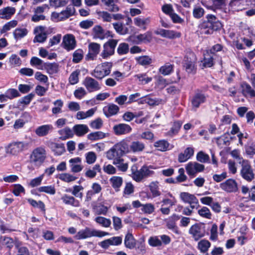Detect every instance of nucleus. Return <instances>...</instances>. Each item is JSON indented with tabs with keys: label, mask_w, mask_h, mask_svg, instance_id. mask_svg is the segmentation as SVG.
<instances>
[{
	"label": "nucleus",
	"mask_w": 255,
	"mask_h": 255,
	"mask_svg": "<svg viewBox=\"0 0 255 255\" xmlns=\"http://www.w3.org/2000/svg\"><path fill=\"white\" fill-rule=\"evenodd\" d=\"M157 168L155 165H144L138 169L137 165L134 164L131 167V177L136 182H140L145 178L152 176L155 173L153 170Z\"/></svg>",
	"instance_id": "nucleus-1"
},
{
	"label": "nucleus",
	"mask_w": 255,
	"mask_h": 255,
	"mask_svg": "<svg viewBox=\"0 0 255 255\" xmlns=\"http://www.w3.org/2000/svg\"><path fill=\"white\" fill-rule=\"evenodd\" d=\"M206 18L207 20L204 21L201 25L203 33L211 34L214 31L218 30L222 27L221 22L214 15L209 14Z\"/></svg>",
	"instance_id": "nucleus-2"
},
{
	"label": "nucleus",
	"mask_w": 255,
	"mask_h": 255,
	"mask_svg": "<svg viewBox=\"0 0 255 255\" xmlns=\"http://www.w3.org/2000/svg\"><path fill=\"white\" fill-rule=\"evenodd\" d=\"M109 235V233L102 231L91 229L89 227L79 230L74 236L77 240H84L93 237H103Z\"/></svg>",
	"instance_id": "nucleus-3"
},
{
	"label": "nucleus",
	"mask_w": 255,
	"mask_h": 255,
	"mask_svg": "<svg viewBox=\"0 0 255 255\" xmlns=\"http://www.w3.org/2000/svg\"><path fill=\"white\" fill-rule=\"evenodd\" d=\"M46 152L44 147H38L35 148L30 156V161L35 165H40L45 161Z\"/></svg>",
	"instance_id": "nucleus-4"
},
{
	"label": "nucleus",
	"mask_w": 255,
	"mask_h": 255,
	"mask_svg": "<svg viewBox=\"0 0 255 255\" xmlns=\"http://www.w3.org/2000/svg\"><path fill=\"white\" fill-rule=\"evenodd\" d=\"M118 40L110 39L103 45V50L100 54V56L104 59H108L115 53V48L117 45Z\"/></svg>",
	"instance_id": "nucleus-5"
},
{
	"label": "nucleus",
	"mask_w": 255,
	"mask_h": 255,
	"mask_svg": "<svg viewBox=\"0 0 255 255\" xmlns=\"http://www.w3.org/2000/svg\"><path fill=\"white\" fill-rule=\"evenodd\" d=\"M189 233L195 241H198L205 236V227L204 224H195L190 228Z\"/></svg>",
	"instance_id": "nucleus-6"
},
{
	"label": "nucleus",
	"mask_w": 255,
	"mask_h": 255,
	"mask_svg": "<svg viewBox=\"0 0 255 255\" xmlns=\"http://www.w3.org/2000/svg\"><path fill=\"white\" fill-rule=\"evenodd\" d=\"M239 163L242 164V169L241 170V176L248 181H251L255 178V175L253 170L248 160L243 159L242 161H239Z\"/></svg>",
	"instance_id": "nucleus-7"
},
{
	"label": "nucleus",
	"mask_w": 255,
	"mask_h": 255,
	"mask_svg": "<svg viewBox=\"0 0 255 255\" xmlns=\"http://www.w3.org/2000/svg\"><path fill=\"white\" fill-rule=\"evenodd\" d=\"M170 242V238L166 235L150 237L148 240V244L152 247H160L162 244L167 245Z\"/></svg>",
	"instance_id": "nucleus-8"
},
{
	"label": "nucleus",
	"mask_w": 255,
	"mask_h": 255,
	"mask_svg": "<svg viewBox=\"0 0 255 255\" xmlns=\"http://www.w3.org/2000/svg\"><path fill=\"white\" fill-rule=\"evenodd\" d=\"M204 169L203 164L197 162H189L185 167L187 174L192 178L195 177L197 173L203 171Z\"/></svg>",
	"instance_id": "nucleus-9"
},
{
	"label": "nucleus",
	"mask_w": 255,
	"mask_h": 255,
	"mask_svg": "<svg viewBox=\"0 0 255 255\" xmlns=\"http://www.w3.org/2000/svg\"><path fill=\"white\" fill-rule=\"evenodd\" d=\"M27 146V143L22 141L12 142L5 147V152L7 154L16 155L22 152Z\"/></svg>",
	"instance_id": "nucleus-10"
},
{
	"label": "nucleus",
	"mask_w": 255,
	"mask_h": 255,
	"mask_svg": "<svg viewBox=\"0 0 255 255\" xmlns=\"http://www.w3.org/2000/svg\"><path fill=\"white\" fill-rule=\"evenodd\" d=\"M111 72L110 65H98L91 74L98 79H102L108 75Z\"/></svg>",
	"instance_id": "nucleus-11"
},
{
	"label": "nucleus",
	"mask_w": 255,
	"mask_h": 255,
	"mask_svg": "<svg viewBox=\"0 0 255 255\" xmlns=\"http://www.w3.org/2000/svg\"><path fill=\"white\" fill-rule=\"evenodd\" d=\"M83 84L89 93L99 91L101 89L100 83L95 79L87 77L83 81Z\"/></svg>",
	"instance_id": "nucleus-12"
},
{
	"label": "nucleus",
	"mask_w": 255,
	"mask_h": 255,
	"mask_svg": "<svg viewBox=\"0 0 255 255\" xmlns=\"http://www.w3.org/2000/svg\"><path fill=\"white\" fill-rule=\"evenodd\" d=\"M100 49V44L95 42L90 43L88 45V53L85 56V59L87 61L96 59Z\"/></svg>",
	"instance_id": "nucleus-13"
},
{
	"label": "nucleus",
	"mask_w": 255,
	"mask_h": 255,
	"mask_svg": "<svg viewBox=\"0 0 255 255\" xmlns=\"http://www.w3.org/2000/svg\"><path fill=\"white\" fill-rule=\"evenodd\" d=\"M62 47L67 51L74 50L76 46V41L72 34H66L63 36Z\"/></svg>",
	"instance_id": "nucleus-14"
},
{
	"label": "nucleus",
	"mask_w": 255,
	"mask_h": 255,
	"mask_svg": "<svg viewBox=\"0 0 255 255\" xmlns=\"http://www.w3.org/2000/svg\"><path fill=\"white\" fill-rule=\"evenodd\" d=\"M156 35H160L161 37L170 39L179 38L181 36L180 32L173 30L159 28L154 31Z\"/></svg>",
	"instance_id": "nucleus-15"
},
{
	"label": "nucleus",
	"mask_w": 255,
	"mask_h": 255,
	"mask_svg": "<svg viewBox=\"0 0 255 255\" xmlns=\"http://www.w3.org/2000/svg\"><path fill=\"white\" fill-rule=\"evenodd\" d=\"M34 33L35 35L33 42L43 43L47 39V33L45 31V27L43 26H38L34 28Z\"/></svg>",
	"instance_id": "nucleus-16"
},
{
	"label": "nucleus",
	"mask_w": 255,
	"mask_h": 255,
	"mask_svg": "<svg viewBox=\"0 0 255 255\" xmlns=\"http://www.w3.org/2000/svg\"><path fill=\"white\" fill-rule=\"evenodd\" d=\"M179 219V215L174 214L165 220L167 228L177 235L180 234V232L176 223Z\"/></svg>",
	"instance_id": "nucleus-17"
},
{
	"label": "nucleus",
	"mask_w": 255,
	"mask_h": 255,
	"mask_svg": "<svg viewBox=\"0 0 255 255\" xmlns=\"http://www.w3.org/2000/svg\"><path fill=\"white\" fill-rule=\"evenodd\" d=\"M220 187L227 192H235L238 190V184L234 179H229L221 183Z\"/></svg>",
	"instance_id": "nucleus-18"
},
{
	"label": "nucleus",
	"mask_w": 255,
	"mask_h": 255,
	"mask_svg": "<svg viewBox=\"0 0 255 255\" xmlns=\"http://www.w3.org/2000/svg\"><path fill=\"white\" fill-rule=\"evenodd\" d=\"M206 99L207 97L204 93L199 91L196 92L191 100L193 108H198L200 105L206 102Z\"/></svg>",
	"instance_id": "nucleus-19"
},
{
	"label": "nucleus",
	"mask_w": 255,
	"mask_h": 255,
	"mask_svg": "<svg viewBox=\"0 0 255 255\" xmlns=\"http://www.w3.org/2000/svg\"><path fill=\"white\" fill-rule=\"evenodd\" d=\"M122 241L121 237H113L100 242L99 245L103 249H108L111 246H117L121 245Z\"/></svg>",
	"instance_id": "nucleus-20"
},
{
	"label": "nucleus",
	"mask_w": 255,
	"mask_h": 255,
	"mask_svg": "<svg viewBox=\"0 0 255 255\" xmlns=\"http://www.w3.org/2000/svg\"><path fill=\"white\" fill-rule=\"evenodd\" d=\"M46 144L55 155H61L65 151V146L63 143L49 141Z\"/></svg>",
	"instance_id": "nucleus-21"
},
{
	"label": "nucleus",
	"mask_w": 255,
	"mask_h": 255,
	"mask_svg": "<svg viewBox=\"0 0 255 255\" xmlns=\"http://www.w3.org/2000/svg\"><path fill=\"white\" fill-rule=\"evenodd\" d=\"M113 130L116 135H120L130 133L132 128L128 125L119 124L114 126Z\"/></svg>",
	"instance_id": "nucleus-22"
},
{
	"label": "nucleus",
	"mask_w": 255,
	"mask_h": 255,
	"mask_svg": "<svg viewBox=\"0 0 255 255\" xmlns=\"http://www.w3.org/2000/svg\"><path fill=\"white\" fill-rule=\"evenodd\" d=\"M119 111V107L117 105L112 103L109 104L103 109V113L107 118L117 115Z\"/></svg>",
	"instance_id": "nucleus-23"
},
{
	"label": "nucleus",
	"mask_w": 255,
	"mask_h": 255,
	"mask_svg": "<svg viewBox=\"0 0 255 255\" xmlns=\"http://www.w3.org/2000/svg\"><path fill=\"white\" fill-rule=\"evenodd\" d=\"M194 148L190 146L186 148L183 152L179 154L178 160L179 162H185L190 159L194 155Z\"/></svg>",
	"instance_id": "nucleus-24"
},
{
	"label": "nucleus",
	"mask_w": 255,
	"mask_h": 255,
	"mask_svg": "<svg viewBox=\"0 0 255 255\" xmlns=\"http://www.w3.org/2000/svg\"><path fill=\"white\" fill-rule=\"evenodd\" d=\"M75 12V8L73 6L69 5L66 9L59 13H54L55 16L60 20L67 19L74 15Z\"/></svg>",
	"instance_id": "nucleus-25"
},
{
	"label": "nucleus",
	"mask_w": 255,
	"mask_h": 255,
	"mask_svg": "<svg viewBox=\"0 0 255 255\" xmlns=\"http://www.w3.org/2000/svg\"><path fill=\"white\" fill-rule=\"evenodd\" d=\"M69 163L72 172H79L82 171L83 168V166L82 165L81 158L79 157L70 159L69 160Z\"/></svg>",
	"instance_id": "nucleus-26"
},
{
	"label": "nucleus",
	"mask_w": 255,
	"mask_h": 255,
	"mask_svg": "<svg viewBox=\"0 0 255 255\" xmlns=\"http://www.w3.org/2000/svg\"><path fill=\"white\" fill-rule=\"evenodd\" d=\"M53 129V127L52 125H44L38 127L35 129V132L37 136L42 137L48 135L52 131Z\"/></svg>",
	"instance_id": "nucleus-27"
},
{
	"label": "nucleus",
	"mask_w": 255,
	"mask_h": 255,
	"mask_svg": "<svg viewBox=\"0 0 255 255\" xmlns=\"http://www.w3.org/2000/svg\"><path fill=\"white\" fill-rule=\"evenodd\" d=\"M89 131L88 127L84 124L75 125L73 127L74 135L75 134L78 137L83 136Z\"/></svg>",
	"instance_id": "nucleus-28"
},
{
	"label": "nucleus",
	"mask_w": 255,
	"mask_h": 255,
	"mask_svg": "<svg viewBox=\"0 0 255 255\" xmlns=\"http://www.w3.org/2000/svg\"><path fill=\"white\" fill-rule=\"evenodd\" d=\"M15 8L13 7L7 6L0 9V18L9 19L15 12Z\"/></svg>",
	"instance_id": "nucleus-29"
},
{
	"label": "nucleus",
	"mask_w": 255,
	"mask_h": 255,
	"mask_svg": "<svg viewBox=\"0 0 255 255\" xmlns=\"http://www.w3.org/2000/svg\"><path fill=\"white\" fill-rule=\"evenodd\" d=\"M180 197L181 200L189 204H198V200L196 196L188 192H181L180 194Z\"/></svg>",
	"instance_id": "nucleus-30"
},
{
	"label": "nucleus",
	"mask_w": 255,
	"mask_h": 255,
	"mask_svg": "<svg viewBox=\"0 0 255 255\" xmlns=\"http://www.w3.org/2000/svg\"><path fill=\"white\" fill-rule=\"evenodd\" d=\"M123 155L121 152L117 147H116V144L111 148L106 153V157L109 160H114L118 158H121Z\"/></svg>",
	"instance_id": "nucleus-31"
},
{
	"label": "nucleus",
	"mask_w": 255,
	"mask_h": 255,
	"mask_svg": "<svg viewBox=\"0 0 255 255\" xmlns=\"http://www.w3.org/2000/svg\"><path fill=\"white\" fill-rule=\"evenodd\" d=\"M63 202L66 205H71L74 207H79L80 206V202L73 196L67 194L63 195L61 197Z\"/></svg>",
	"instance_id": "nucleus-32"
},
{
	"label": "nucleus",
	"mask_w": 255,
	"mask_h": 255,
	"mask_svg": "<svg viewBox=\"0 0 255 255\" xmlns=\"http://www.w3.org/2000/svg\"><path fill=\"white\" fill-rule=\"evenodd\" d=\"M170 143L165 139L159 140L154 143V146L156 149L162 152L166 151L171 149L172 147H170Z\"/></svg>",
	"instance_id": "nucleus-33"
},
{
	"label": "nucleus",
	"mask_w": 255,
	"mask_h": 255,
	"mask_svg": "<svg viewBox=\"0 0 255 255\" xmlns=\"http://www.w3.org/2000/svg\"><path fill=\"white\" fill-rule=\"evenodd\" d=\"M145 148V144L139 140H134L131 142L130 148L131 152L140 153L142 152Z\"/></svg>",
	"instance_id": "nucleus-34"
},
{
	"label": "nucleus",
	"mask_w": 255,
	"mask_h": 255,
	"mask_svg": "<svg viewBox=\"0 0 255 255\" xmlns=\"http://www.w3.org/2000/svg\"><path fill=\"white\" fill-rule=\"evenodd\" d=\"M124 244L129 249H133L135 247L136 240L131 233H128L125 238Z\"/></svg>",
	"instance_id": "nucleus-35"
},
{
	"label": "nucleus",
	"mask_w": 255,
	"mask_h": 255,
	"mask_svg": "<svg viewBox=\"0 0 255 255\" xmlns=\"http://www.w3.org/2000/svg\"><path fill=\"white\" fill-rule=\"evenodd\" d=\"M109 181L112 187L116 192L120 191V187L122 186L123 183L122 177L114 176L110 179Z\"/></svg>",
	"instance_id": "nucleus-36"
},
{
	"label": "nucleus",
	"mask_w": 255,
	"mask_h": 255,
	"mask_svg": "<svg viewBox=\"0 0 255 255\" xmlns=\"http://www.w3.org/2000/svg\"><path fill=\"white\" fill-rule=\"evenodd\" d=\"M93 31L95 34L94 36L100 39H103L106 37H108L110 36L109 34L110 33V31L105 32L103 28L100 25L95 26L93 28Z\"/></svg>",
	"instance_id": "nucleus-37"
},
{
	"label": "nucleus",
	"mask_w": 255,
	"mask_h": 255,
	"mask_svg": "<svg viewBox=\"0 0 255 255\" xmlns=\"http://www.w3.org/2000/svg\"><path fill=\"white\" fill-rule=\"evenodd\" d=\"M58 132L60 135V139L62 140L71 138L74 136L73 129H72L68 127L58 130Z\"/></svg>",
	"instance_id": "nucleus-38"
},
{
	"label": "nucleus",
	"mask_w": 255,
	"mask_h": 255,
	"mask_svg": "<svg viewBox=\"0 0 255 255\" xmlns=\"http://www.w3.org/2000/svg\"><path fill=\"white\" fill-rule=\"evenodd\" d=\"M113 164L116 166L119 171L123 172H126L128 167V163L124 162V159L122 157L115 159Z\"/></svg>",
	"instance_id": "nucleus-39"
},
{
	"label": "nucleus",
	"mask_w": 255,
	"mask_h": 255,
	"mask_svg": "<svg viewBox=\"0 0 255 255\" xmlns=\"http://www.w3.org/2000/svg\"><path fill=\"white\" fill-rule=\"evenodd\" d=\"M101 172V166L99 164H95L92 168H89L85 172V176L89 178H93L96 177L98 172Z\"/></svg>",
	"instance_id": "nucleus-40"
},
{
	"label": "nucleus",
	"mask_w": 255,
	"mask_h": 255,
	"mask_svg": "<svg viewBox=\"0 0 255 255\" xmlns=\"http://www.w3.org/2000/svg\"><path fill=\"white\" fill-rule=\"evenodd\" d=\"M38 69H44L50 75L56 73L58 70V65H35Z\"/></svg>",
	"instance_id": "nucleus-41"
},
{
	"label": "nucleus",
	"mask_w": 255,
	"mask_h": 255,
	"mask_svg": "<svg viewBox=\"0 0 255 255\" xmlns=\"http://www.w3.org/2000/svg\"><path fill=\"white\" fill-rule=\"evenodd\" d=\"M149 188L153 198L158 197L161 195L159 188V182L158 181L151 182L149 185Z\"/></svg>",
	"instance_id": "nucleus-42"
},
{
	"label": "nucleus",
	"mask_w": 255,
	"mask_h": 255,
	"mask_svg": "<svg viewBox=\"0 0 255 255\" xmlns=\"http://www.w3.org/2000/svg\"><path fill=\"white\" fill-rule=\"evenodd\" d=\"M210 242L205 239L200 240L197 245V249L202 253H206L208 252L209 249L211 247Z\"/></svg>",
	"instance_id": "nucleus-43"
},
{
	"label": "nucleus",
	"mask_w": 255,
	"mask_h": 255,
	"mask_svg": "<svg viewBox=\"0 0 255 255\" xmlns=\"http://www.w3.org/2000/svg\"><path fill=\"white\" fill-rule=\"evenodd\" d=\"M198 214L203 218L211 220L212 217V214L210 209L206 207L202 206L198 210Z\"/></svg>",
	"instance_id": "nucleus-44"
},
{
	"label": "nucleus",
	"mask_w": 255,
	"mask_h": 255,
	"mask_svg": "<svg viewBox=\"0 0 255 255\" xmlns=\"http://www.w3.org/2000/svg\"><path fill=\"white\" fill-rule=\"evenodd\" d=\"M116 147H117L119 149L120 151L121 152L122 155L125 153H130L131 150L130 149V144L128 145V143L124 140H123L117 144H116Z\"/></svg>",
	"instance_id": "nucleus-45"
},
{
	"label": "nucleus",
	"mask_w": 255,
	"mask_h": 255,
	"mask_svg": "<svg viewBox=\"0 0 255 255\" xmlns=\"http://www.w3.org/2000/svg\"><path fill=\"white\" fill-rule=\"evenodd\" d=\"M134 24L139 27L142 28L143 29H146V25L150 22V18L149 17L142 18L139 17H137L134 18Z\"/></svg>",
	"instance_id": "nucleus-46"
},
{
	"label": "nucleus",
	"mask_w": 255,
	"mask_h": 255,
	"mask_svg": "<svg viewBox=\"0 0 255 255\" xmlns=\"http://www.w3.org/2000/svg\"><path fill=\"white\" fill-rule=\"evenodd\" d=\"M106 136V134L102 131H98L93 132L87 135L88 139L92 141H96L104 138Z\"/></svg>",
	"instance_id": "nucleus-47"
},
{
	"label": "nucleus",
	"mask_w": 255,
	"mask_h": 255,
	"mask_svg": "<svg viewBox=\"0 0 255 255\" xmlns=\"http://www.w3.org/2000/svg\"><path fill=\"white\" fill-rule=\"evenodd\" d=\"M94 221L99 225L105 228L110 227L111 225L110 219L104 217L98 216L95 218Z\"/></svg>",
	"instance_id": "nucleus-48"
},
{
	"label": "nucleus",
	"mask_w": 255,
	"mask_h": 255,
	"mask_svg": "<svg viewBox=\"0 0 255 255\" xmlns=\"http://www.w3.org/2000/svg\"><path fill=\"white\" fill-rule=\"evenodd\" d=\"M242 87L243 92L246 96H248L251 98H255V91L249 84H244Z\"/></svg>",
	"instance_id": "nucleus-49"
},
{
	"label": "nucleus",
	"mask_w": 255,
	"mask_h": 255,
	"mask_svg": "<svg viewBox=\"0 0 255 255\" xmlns=\"http://www.w3.org/2000/svg\"><path fill=\"white\" fill-rule=\"evenodd\" d=\"M27 33H28V30L26 28H16L13 32L14 38L16 40L20 39L24 37L27 34Z\"/></svg>",
	"instance_id": "nucleus-50"
},
{
	"label": "nucleus",
	"mask_w": 255,
	"mask_h": 255,
	"mask_svg": "<svg viewBox=\"0 0 255 255\" xmlns=\"http://www.w3.org/2000/svg\"><path fill=\"white\" fill-rule=\"evenodd\" d=\"M182 125V123L180 121H178L175 122L171 129L168 131V135L170 136H173L174 135L177 134L181 127Z\"/></svg>",
	"instance_id": "nucleus-51"
},
{
	"label": "nucleus",
	"mask_w": 255,
	"mask_h": 255,
	"mask_svg": "<svg viewBox=\"0 0 255 255\" xmlns=\"http://www.w3.org/2000/svg\"><path fill=\"white\" fill-rule=\"evenodd\" d=\"M113 25L116 31L119 34L125 35L128 32V28L125 27L123 24L122 23H113Z\"/></svg>",
	"instance_id": "nucleus-52"
},
{
	"label": "nucleus",
	"mask_w": 255,
	"mask_h": 255,
	"mask_svg": "<svg viewBox=\"0 0 255 255\" xmlns=\"http://www.w3.org/2000/svg\"><path fill=\"white\" fill-rule=\"evenodd\" d=\"M53 104L54 105V107L52 109V114L54 115H56L58 114L61 113L62 108L63 106V102L60 100H57L53 102Z\"/></svg>",
	"instance_id": "nucleus-53"
},
{
	"label": "nucleus",
	"mask_w": 255,
	"mask_h": 255,
	"mask_svg": "<svg viewBox=\"0 0 255 255\" xmlns=\"http://www.w3.org/2000/svg\"><path fill=\"white\" fill-rule=\"evenodd\" d=\"M17 24V21L15 20H11L5 23L1 28L0 29V33L3 34L9 31L11 28L15 27Z\"/></svg>",
	"instance_id": "nucleus-54"
},
{
	"label": "nucleus",
	"mask_w": 255,
	"mask_h": 255,
	"mask_svg": "<svg viewBox=\"0 0 255 255\" xmlns=\"http://www.w3.org/2000/svg\"><path fill=\"white\" fill-rule=\"evenodd\" d=\"M39 192H44L50 195H54L56 193V189L54 186H41L37 189Z\"/></svg>",
	"instance_id": "nucleus-55"
},
{
	"label": "nucleus",
	"mask_w": 255,
	"mask_h": 255,
	"mask_svg": "<svg viewBox=\"0 0 255 255\" xmlns=\"http://www.w3.org/2000/svg\"><path fill=\"white\" fill-rule=\"evenodd\" d=\"M205 13L204 9L200 6L195 5L193 9V16L194 18L199 19L203 16Z\"/></svg>",
	"instance_id": "nucleus-56"
},
{
	"label": "nucleus",
	"mask_w": 255,
	"mask_h": 255,
	"mask_svg": "<svg viewBox=\"0 0 255 255\" xmlns=\"http://www.w3.org/2000/svg\"><path fill=\"white\" fill-rule=\"evenodd\" d=\"M97 13L99 18H101L104 22H111L112 20V14L107 11H99Z\"/></svg>",
	"instance_id": "nucleus-57"
},
{
	"label": "nucleus",
	"mask_w": 255,
	"mask_h": 255,
	"mask_svg": "<svg viewBox=\"0 0 255 255\" xmlns=\"http://www.w3.org/2000/svg\"><path fill=\"white\" fill-rule=\"evenodd\" d=\"M0 243L3 245H5L9 249L13 247L14 242L12 238L6 236H1L0 237Z\"/></svg>",
	"instance_id": "nucleus-58"
},
{
	"label": "nucleus",
	"mask_w": 255,
	"mask_h": 255,
	"mask_svg": "<svg viewBox=\"0 0 255 255\" xmlns=\"http://www.w3.org/2000/svg\"><path fill=\"white\" fill-rule=\"evenodd\" d=\"M196 159L201 163H208L209 162L210 157L203 151H200L197 154Z\"/></svg>",
	"instance_id": "nucleus-59"
},
{
	"label": "nucleus",
	"mask_w": 255,
	"mask_h": 255,
	"mask_svg": "<svg viewBox=\"0 0 255 255\" xmlns=\"http://www.w3.org/2000/svg\"><path fill=\"white\" fill-rule=\"evenodd\" d=\"M24 188L19 184H16L13 185L12 192L16 196H19L21 193L25 194Z\"/></svg>",
	"instance_id": "nucleus-60"
},
{
	"label": "nucleus",
	"mask_w": 255,
	"mask_h": 255,
	"mask_svg": "<svg viewBox=\"0 0 255 255\" xmlns=\"http://www.w3.org/2000/svg\"><path fill=\"white\" fill-rule=\"evenodd\" d=\"M84 52L81 49H77L73 54V62L79 63L83 58Z\"/></svg>",
	"instance_id": "nucleus-61"
},
{
	"label": "nucleus",
	"mask_w": 255,
	"mask_h": 255,
	"mask_svg": "<svg viewBox=\"0 0 255 255\" xmlns=\"http://www.w3.org/2000/svg\"><path fill=\"white\" fill-rule=\"evenodd\" d=\"M196 57L195 54L192 51L186 53L184 59V64H193L195 63Z\"/></svg>",
	"instance_id": "nucleus-62"
},
{
	"label": "nucleus",
	"mask_w": 255,
	"mask_h": 255,
	"mask_svg": "<svg viewBox=\"0 0 255 255\" xmlns=\"http://www.w3.org/2000/svg\"><path fill=\"white\" fill-rule=\"evenodd\" d=\"M5 94L8 99H13L15 98L18 97L20 96L19 92L15 89L10 88L8 89Z\"/></svg>",
	"instance_id": "nucleus-63"
},
{
	"label": "nucleus",
	"mask_w": 255,
	"mask_h": 255,
	"mask_svg": "<svg viewBox=\"0 0 255 255\" xmlns=\"http://www.w3.org/2000/svg\"><path fill=\"white\" fill-rule=\"evenodd\" d=\"M173 71L172 65H164L159 69V72L163 75H168L170 74Z\"/></svg>",
	"instance_id": "nucleus-64"
}]
</instances>
